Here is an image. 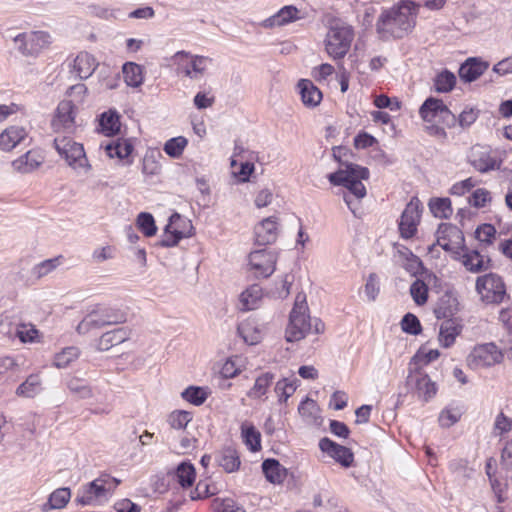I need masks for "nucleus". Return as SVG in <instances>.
I'll return each mask as SVG.
<instances>
[{
	"label": "nucleus",
	"instance_id": "obj_1",
	"mask_svg": "<svg viewBox=\"0 0 512 512\" xmlns=\"http://www.w3.org/2000/svg\"><path fill=\"white\" fill-rule=\"evenodd\" d=\"M329 182L334 186H343L348 191L343 193V200L353 213L357 216L359 200L366 196V188L362 180L369 178V170L353 163H343L336 172L327 176Z\"/></svg>",
	"mask_w": 512,
	"mask_h": 512
},
{
	"label": "nucleus",
	"instance_id": "obj_2",
	"mask_svg": "<svg viewBox=\"0 0 512 512\" xmlns=\"http://www.w3.org/2000/svg\"><path fill=\"white\" fill-rule=\"evenodd\" d=\"M416 23V9L413 2H403L381 14L377 21V31L394 38H403L412 31Z\"/></svg>",
	"mask_w": 512,
	"mask_h": 512
},
{
	"label": "nucleus",
	"instance_id": "obj_3",
	"mask_svg": "<svg viewBox=\"0 0 512 512\" xmlns=\"http://www.w3.org/2000/svg\"><path fill=\"white\" fill-rule=\"evenodd\" d=\"M325 330L324 323L319 318H311L308 307L303 297L298 295L290 312L289 323L285 331V339L295 342L303 339L307 334H321Z\"/></svg>",
	"mask_w": 512,
	"mask_h": 512
},
{
	"label": "nucleus",
	"instance_id": "obj_4",
	"mask_svg": "<svg viewBox=\"0 0 512 512\" xmlns=\"http://www.w3.org/2000/svg\"><path fill=\"white\" fill-rule=\"evenodd\" d=\"M54 146L61 158L65 160L67 165L77 175L86 176L90 173L92 165L90 164L81 143L63 136L54 139Z\"/></svg>",
	"mask_w": 512,
	"mask_h": 512
},
{
	"label": "nucleus",
	"instance_id": "obj_5",
	"mask_svg": "<svg viewBox=\"0 0 512 512\" xmlns=\"http://www.w3.org/2000/svg\"><path fill=\"white\" fill-rule=\"evenodd\" d=\"M353 39L354 31L351 26L332 24L324 40L325 50L333 59H342L350 50Z\"/></svg>",
	"mask_w": 512,
	"mask_h": 512
},
{
	"label": "nucleus",
	"instance_id": "obj_6",
	"mask_svg": "<svg viewBox=\"0 0 512 512\" xmlns=\"http://www.w3.org/2000/svg\"><path fill=\"white\" fill-rule=\"evenodd\" d=\"M475 289L485 304L499 305L508 298L506 285L501 276L488 273L476 279Z\"/></svg>",
	"mask_w": 512,
	"mask_h": 512
},
{
	"label": "nucleus",
	"instance_id": "obj_7",
	"mask_svg": "<svg viewBox=\"0 0 512 512\" xmlns=\"http://www.w3.org/2000/svg\"><path fill=\"white\" fill-rule=\"evenodd\" d=\"M172 61L178 75L199 80L204 76L212 59L206 56L192 55L186 51H178L173 55Z\"/></svg>",
	"mask_w": 512,
	"mask_h": 512
},
{
	"label": "nucleus",
	"instance_id": "obj_8",
	"mask_svg": "<svg viewBox=\"0 0 512 512\" xmlns=\"http://www.w3.org/2000/svg\"><path fill=\"white\" fill-rule=\"evenodd\" d=\"M419 115L427 123H442L452 127L456 123L455 115L441 99L427 98L419 109Z\"/></svg>",
	"mask_w": 512,
	"mask_h": 512
},
{
	"label": "nucleus",
	"instance_id": "obj_9",
	"mask_svg": "<svg viewBox=\"0 0 512 512\" xmlns=\"http://www.w3.org/2000/svg\"><path fill=\"white\" fill-rule=\"evenodd\" d=\"M16 50L26 57H35L50 44V35L44 31L20 33L13 38Z\"/></svg>",
	"mask_w": 512,
	"mask_h": 512
},
{
	"label": "nucleus",
	"instance_id": "obj_10",
	"mask_svg": "<svg viewBox=\"0 0 512 512\" xmlns=\"http://www.w3.org/2000/svg\"><path fill=\"white\" fill-rule=\"evenodd\" d=\"M503 355L493 343H487L475 347L467 356L466 362L469 368L480 370L491 367L502 361Z\"/></svg>",
	"mask_w": 512,
	"mask_h": 512
},
{
	"label": "nucleus",
	"instance_id": "obj_11",
	"mask_svg": "<svg viewBox=\"0 0 512 512\" xmlns=\"http://www.w3.org/2000/svg\"><path fill=\"white\" fill-rule=\"evenodd\" d=\"M469 162L480 173L499 170L502 165L497 152L483 145H474L471 148Z\"/></svg>",
	"mask_w": 512,
	"mask_h": 512
},
{
	"label": "nucleus",
	"instance_id": "obj_12",
	"mask_svg": "<svg viewBox=\"0 0 512 512\" xmlns=\"http://www.w3.org/2000/svg\"><path fill=\"white\" fill-rule=\"evenodd\" d=\"M277 259V253L271 250L252 251L248 256L249 270L255 277L268 278L276 269Z\"/></svg>",
	"mask_w": 512,
	"mask_h": 512
},
{
	"label": "nucleus",
	"instance_id": "obj_13",
	"mask_svg": "<svg viewBox=\"0 0 512 512\" xmlns=\"http://www.w3.org/2000/svg\"><path fill=\"white\" fill-rule=\"evenodd\" d=\"M77 108L70 100L61 101L56 109L51 125L55 132L73 133L77 127Z\"/></svg>",
	"mask_w": 512,
	"mask_h": 512
},
{
	"label": "nucleus",
	"instance_id": "obj_14",
	"mask_svg": "<svg viewBox=\"0 0 512 512\" xmlns=\"http://www.w3.org/2000/svg\"><path fill=\"white\" fill-rule=\"evenodd\" d=\"M407 385L414 390L417 397L425 402L432 399L437 393V384L420 368L410 370Z\"/></svg>",
	"mask_w": 512,
	"mask_h": 512
},
{
	"label": "nucleus",
	"instance_id": "obj_15",
	"mask_svg": "<svg viewBox=\"0 0 512 512\" xmlns=\"http://www.w3.org/2000/svg\"><path fill=\"white\" fill-rule=\"evenodd\" d=\"M421 213V203L418 198L413 197L402 212L399 223V231L403 238L409 239L416 234Z\"/></svg>",
	"mask_w": 512,
	"mask_h": 512
},
{
	"label": "nucleus",
	"instance_id": "obj_16",
	"mask_svg": "<svg viewBox=\"0 0 512 512\" xmlns=\"http://www.w3.org/2000/svg\"><path fill=\"white\" fill-rule=\"evenodd\" d=\"M463 232L455 225L441 223L436 231V244L445 251L456 252L464 245Z\"/></svg>",
	"mask_w": 512,
	"mask_h": 512
},
{
	"label": "nucleus",
	"instance_id": "obj_17",
	"mask_svg": "<svg viewBox=\"0 0 512 512\" xmlns=\"http://www.w3.org/2000/svg\"><path fill=\"white\" fill-rule=\"evenodd\" d=\"M319 447L322 452L328 454L335 461L340 463L344 467H350L354 460L352 451L342 446L329 438H323L319 442Z\"/></svg>",
	"mask_w": 512,
	"mask_h": 512
},
{
	"label": "nucleus",
	"instance_id": "obj_18",
	"mask_svg": "<svg viewBox=\"0 0 512 512\" xmlns=\"http://www.w3.org/2000/svg\"><path fill=\"white\" fill-rule=\"evenodd\" d=\"M108 489L109 487L105 486V480L101 476L84 487L83 494L76 498V502L82 505H89L98 500H106L108 498Z\"/></svg>",
	"mask_w": 512,
	"mask_h": 512
},
{
	"label": "nucleus",
	"instance_id": "obj_19",
	"mask_svg": "<svg viewBox=\"0 0 512 512\" xmlns=\"http://www.w3.org/2000/svg\"><path fill=\"white\" fill-rule=\"evenodd\" d=\"M278 218L271 216L263 219L255 226V239L259 245H268L278 237Z\"/></svg>",
	"mask_w": 512,
	"mask_h": 512
},
{
	"label": "nucleus",
	"instance_id": "obj_20",
	"mask_svg": "<svg viewBox=\"0 0 512 512\" xmlns=\"http://www.w3.org/2000/svg\"><path fill=\"white\" fill-rule=\"evenodd\" d=\"M463 326L460 320L450 318L444 320L439 327L438 341L441 347L450 348L461 334Z\"/></svg>",
	"mask_w": 512,
	"mask_h": 512
},
{
	"label": "nucleus",
	"instance_id": "obj_21",
	"mask_svg": "<svg viewBox=\"0 0 512 512\" xmlns=\"http://www.w3.org/2000/svg\"><path fill=\"white\" fill-rule=\"evenodd\" d=\"M44 157L37 151L30 150L12 162L13 169L21 174H28L38 169Z\"/></svg>",
	"mask_w": 512,
	"mask_h": 512
},
{
	"label": "nucleus",
	"instance_id": "obj_22",
	"mask_svg": "<svg viewBox=\"0 0 512 512\" xmlns=\"http://www.w3.org/2000/svg\"><path fill=\"white\" fill-rule=\"evenodd\" d=\"M28 134L24 127L10 126L0 134V149L9 152L25 141Z\"/></svg>",
	"mask_w": 512,
	"mask_h": 512
},
{
	"label": "nucleus",
	"instance_id": "obj_23",
	"mask_svg": "<svg viewBox=\"0 0 512 512\" xmlns=\"http://www.w3.org/2000/svg\"><path fill=\"white\" fill-rule=\"evenodd\" d=\"M489 67L487 62L477 58L467 59L459 68V77L464 82H472L478 79Z\"/></svg>",
	"mask_w": 512,
	"mask_h": 512
},
{
	"label": "nucleus",
	"instance_id": "obj_24",
	"mask_svg": "<svg viewBox=\"0 0 512 512\" xmlns=\"http://www.w3.org/2000/svg\"><path fill=\"white\" fill-rule=\"evenodd\" d=\"M297 86L302 103L306 107L314 108L320 104L323 97L322 92L317 86L313 84L311 80L301 79Z\"/></svg>",
	"mask_w": 512,
	"mask_h": 512
},
{
	"label": "nucleus",
	"instance_id": "obj_25",
	"mask_svg": "<svg viewBox=\"0 0 512 512\" xmlns=\"http://www.w3.org/2000/svg\"><path fill=\"white\" fill-rule=\"evenodd\" d=\"M300 19L299 10L293 6L288 5L281 8L276 14L265 19L262 22L264 28H272L275 26H284L288 23L294 22Z\"/></svg>",
	"mask_w": 512,
	"mask_h": 512
},
{
	"label": "nucleus",
	"instance_id": "obj_26",
	"mask_svg": "<svg viewBox=\"0 0 512 512\" xmlns=\"http://www.w3.org/2000/svg\"><path fill=\"white\" fill-rule=\"evenodd\" d=\"M184 221L178 213L171 215L169 224L165 227L164 233L160 240V245L163 247H172L178 244V242L186 237L183 231L177 228V223Z\"/></svg>",
	"mask_w": 512,
	"mask_h": 512
},
{
	"label": "nucleus",
	"instance_id": "obj_27",
	"mask_svg": "<svg viewBox=\"0 0 512 512\" xmlns=\"http://www.w3.org/2000/svg\"><path fill=\"white\" fill-rule=\"evenodd\" d=\"M98 66L93 55L80 52L73 61V70L80 79L89 78Z\"/></svg>",
	"mask_w": 512,
	"mask_h": 512
},
{
	"label": "nucleus",
	"instance_id": "obj_28",
	"mask_svg": "<svg viewBox=\"0 0 512 512\" xmlns=\"http://www.w3.org/2000/svg\"><path fill=\"white\" fill-rule=\"evenodd\" d=\"M275 380V374L271 371L260 373L254 382V385L248 390L247 396L250 399L259 400L266 396L271 385Z\"/></svg>",
	"mask_w": 512,
	"mask_h": 512
},
{
	"label": "nucleus",
	"instance_id": "obj_29",
	"mask_svg": "<svg viewBox=\"0 0 512 512\" xmlns=\"http://www.w3.org/2000/svg\"><path fill=\"white\" fill-rule=\"evenodd\" d=\"M458 305V300L453 294L445 293L439 298L438 302L436 303V306L434 308V314L437 319L446 320L453 318V316L458 311Z\"/></svg>",
	"mask_w": 512,
	"mask_h": 512
},
{
	"label": "nucleus",
	"instance_id": "obj_30",
	"mask_svg": "<svg viewBox=\"0 0 512 512\" xmlns=\"http://www.w3.org/2000/svg\"><path fill=\"white\" fill-rule=\"evenodd\" d=\"M217 463L227 473L237 471L241 465L238 451L232 446H226L217 453Z\"/></svg>",
	"mask_w": 512,
	"mask_h": 512
},
{
	"label": "nucleus",
	"instance_id": "obj_31",
	"mask_svg": "<svg viewBox=\"0 0 512 512\" xmlns=\"http://www.w3.org/2000/svg\"><path fill=\"white\" fill-rule=\"evenodd\" d=\"M461 263L472 273H479L488 269L490 259H486L477 250H467L461 256Z\"/></svg>",
	"mask_w": 512,
	"mask_h": 512
},
{
	"label": "nucleus",
	"instance_id": "obj_32",
	"mask_svg": "<svg viewBox=\"0 0 512 512\" xmlns=\"http://www.w3.org/2000/svg\"><path fill=\"white\" fill-rule=\"evenodd\" d=\"M129 337V333L124 328H118L108 331L101 335L97 343L99 351H107L115 345L121 344Z\"/></svg>",
	"mask_w": 512,
	"mask_h": 512
},
{
	"label": "nucleus",
	"instance_id": "obj_33",
	"mask_svg": "<svg viewBox=\"0 0 512 512\" xmlns=\"http://www.w3.org/2000/svg\"><path fill=\"white\" fill-rule=\"evenodd\" d=\"M93 310L99 316V319L104 327L108 325L120 324L126 321V314L119 309L98 306Z\"/></svg>",
	"mask_w": 512,
	"mask_h": 512
},
{
	"label": "nucleus",
	"instance_id": "obj_34",
	"mask_svg": "<svg viewBox=\"0 0 512 512\" xmlns=\"http://www.w3.org/2000/svg\"><path fill=\"white\" fill-rule=\"evenodd\" d=\"M241 438L250 451L261 450V433L253 424L244 422L241 425Z\"/></svg>",
	"mask_w": 512,
	"mask_h": 512
},
{
	"label": "nucleus",
	"instance_id": "obj_35",
	"mask_svg": "<svg viewBox=\"0 0 512 512\" xmlns=\"http://www.w3.org/2000/svg\"><path fill=\"white\" fill-rule=\"evenodd\" d=\"M42 390V381L39 374H31L16 389V394L20 397L33 398Z\"/></svg>",
	"mask_w": 512,
	"mask_h": 512
},
{
	"label": "nucleus",
	"instance_id": "obj_36",
	"mask_svg": "<svg viewBox=\"0 0 512 512\" xmlns=\"http://www.w3.org/2000/svg\"><path fill=\"white\" fill-rule=\"evenodd\" d=\"M296 378H282L278 380L274 387V392L278 398V402L285 403L296 391L298 387Z\"/></svg>",
	"mask_w": 512,
	"mask_h": 512
},
{
	"label": "nucleus",
	"instance_id": "obj_37",
	"mask_svg": "<svg viewBox=\"0 0 512 512\" xmlns=\"http://www.w3.org/2000/svg\"><path fill=\"white\" fill-rule=\"evenodd\" d=\"M266 479L273 484H280L285 478V469L275 459H266L262 463Z\"/></svg>",
	"mask_w": 512,
	"mask_h": 512
},
{
	"label": "nucleus",
	"instance_id": "obj_38",
	"mask_svg": "<svg viewBox=\"0 0 512 512\" xmlns=\"http://www.w3.org/2000/svg\"><path fill=\"white\" fill-rule=\"evenodd\" d=\"M71 497L69 488H58L52 492L48 501L43 504L42 511L47 512L52 509H61L66 506Z\"/></svg>",
	"mask_w": 512,
	"mask_h": 512
},
{
	"label": "nucleus",
	"instance_id": "obj_39",
	"mask_svg": "<svg viewBox=\"0 0 512 512\" xmlns=\"http://www.w3.org/2000/svg\"><path fill=\"white\" fill-rule=\"evenodd\" d=\"M262 298V289L259 285L253 284L240 295L241 310L248 311L255 309Z\"/></svg>",
	"mask_w": 512,
	"mask_h": 512
},
{
	"label": "nucleus",
	"instance_id": "obj_40",
	"mask_svg": "<svg viewBox=\"0 0 512 512\" xmlns=\"http://www.w3.org/2000/svg\"><path fill=\"white\" fill-rule=\"evenodd\" d=\"M464 409L459 405H448L439 414L438 422L442 428H449L456 424L462 417Z\"/></svg>",
	"mask_w": 512,
	"mask_h": 512
},
{
	"label": "nucleus",
	"instance_id": "obj_41",
	"mask_svg": "<svg viewBox=\"0 0 512 512\" xmlns=\"http://www.w3.org/2000/svg\"><path fill=\"white\" fill-rule=\"evenodd\" d=\"M66 386L70 393L78 399H89L93 397V389L83 379L78 377H70Z\"/></svg>",
	"mask_w": 512,
	"mask_h": 512
},
{
	"label": "nucleus",
	"instance_id": "obj_42",
	"mask_svg": "<svg viewBox=\"0 0 512 512\" xmlns=\"http://www.w3.org/2000/svg\"><path fill=\"white\" fill-rule=\"evenodd\" d=\"M124 80L128 86L139 87L144 80L142 67L134 62H127L122 67Z\"/></svg>",
	"mask_w": 512,
	"mask_h": 512
},
{
	"label": "nucleus",
	"instance_id": "obj_43",
	"mask_svg": "<svg viewBox=\"0 0 512 512\" xmlns=\"http://www.w3.org/2000/svg\"><path fill=\"white\" fill-rule=\"evenodd\" d=\"M431 213L439 219H449L453 214L451 200L449 198H432L429 201Z\"/></svg>",
	"mask_w": 512,
	"mask_h": 512
},
{
	"label": "nucleus",
	"instance_id": "obj_44",
	"mask_svg": "<svg viewBox=\"0 0 512 512\" xmlns=\"http://www.w3.org/2000/svg\"><path fill=\"white\" fill-rule=\"evenodd\" d=\"M80 351L77 347L71 346L64 348L54 356L53 365L57 368H66L72 362L78 359Z\"/></svg>",
	"mask_w": 512,
	"mask_h": 512
},
{
	"label": "nucleus",
	"instance_id": "obj_45",
	"mask_svg": "<svg viewBox=\"0 0 512 512\" xmlns=\"http://www.w3.org/2000/svg\"><path fill=\"white\" fill-rule=\"evenodd\" d=\"M107 154L110 158L118 157L119 159L127 158L133 151V145L129 140H117L115 144L106 146Z\"/></svg>",
	"mask_w": 512,
	"mask_h": 512
},
{
	"label": "nucleus",
	"instance_id": "obj_46",
	"mask_svg": "<svg viewBox=\"0 0 512 512\" xmlns=\"http://www.w3.org/2000/svg\"><path fill=\"white\" fill-rule=\"evenodd\" d=\"M455 84L456 77L452 72L448 70L440 72L434 79L435 90L439 93H447L451 91Z\"/></svg>",
	"mask_w": 512,
	"mask_h": 512
},
{
	"label": "nucleus",
	"instance_id": "obj_47",
	"mask_svg": "<svg viewBox=\"0 0 512 512\" xmlns=\"http://www.w3.org/2000/svg\"><path fill=\"white\" fill-rule=\"evenodd\" d=\"M195 468L192 464L183 462L176 469V478L182 487L192 486L195 480Z\"/></svg>",
	"mask_w": 512,
	"mask_h": 512
},
{
	"label": "nucleus",
	"instance_id": "obj_48",
	"mask_svg": "<svg viewBox=\"0 0 512 512\" xmlns=\"http://www.w3.org/2000/svg\"><path fill=\"white\" fill-rule=\"evenodd\" d=\"M192 420V413L185 410H175L167 418V422L172 429L184 430Z\"/></svg>",
	"mask_w": 512,
	"mask_h": 512
},
{
	"label": "nucleus",
	"instance_id": "obj_49",
	"mask_svg": "<svg viewBox=\"0 0 512 512\" xmlns=\"http://www.w3.org/2000/svg\"><path fill=\"white\" fill-rule=\"evenodd\" d=\"M100 125L106 135H114L120 131L119 115L116 112L103 113Z\"/></svg>",
	"mask_w": 512,
	"mask_h": 512
},
{
	"label": "nucleus",
	"instance_id": "obj_50",
	"mask_svg": "<svg viewBox=\"0 0 512 512\" xmlns=\"http://www.w3.org/2000/svg\"><path fill=\"white\" fill-rule=\"evenodd\" d=\"M187 144H188V141L185 137L178 136V137L169 139L165 143L163 150L165 151V153L168 156H170L172 158H179L182 155Z\"/></svg>",
	"mask_w": 512,
	"mask_h": 512
},
{
	"label": "nucleus",
	"instance_id": "obj_51",
	"mask_svg": "<svg viewBox=\"0 0 512 512\" xmlns=\"http://www.w3.org/2000/svg\"><path fill=\"white\" fill-rule=\"evenodd\" d=\"M102 325L97 313L92 310L88 313L77 326V332L79 334H87L93 330L101 329Z\"/></svg>",
	"mask_w": 512,
	"mask_h": 512
},
{
	"label": "nucleus",
	"instance_id": "obj_52",
	"mask_svg": "<svg viewBox=\"0 0 512 512\" xmlns=\"http://www.w3.org/2000/svg\"><path fill=\"white\" fill-rule=\"evenodd\" d=\"M243 366V359L240 356H233L225 361L220 373L224 378H234L241 372Z\"/></svg>",
	"mask_w": 512,
	"mask_h": 512
},
{
	"label": "nucleus",
	"instance_id": "obj_53",
	"mask_svg": "<svg viewBox=\"0 0 512 512\" xmlns=\"http://www.w3.org/2000/svg\"><path fill=\"white\" fill-rule=\"evenodd\" d=\"M181 396L187 402L199 406L207 399V392L202 387L189 386L182 393Z\"/></svg>",
	"mask_w": 512,
	"mask_h": 512
},
{
	"label": "nucleus",
	"instance_id": "obj_54",
	"mask_svg": "<svg viewBox=\"0 0 512 512\" xmlns=\"http://www.w3.org/2000/svg\"><path fill=\"white\" fill-rule=\"evenodd\" d=\"M410 295L417 305H424L428 299V287L420 279L415 280L410 286Z\"/></svg>",
	"mask_w": 512,
	"mask_h": 512
},
{
	"label": "nucleus",
	"instance_id": "obj_55",
	"mask_svg": "<svg viewBox=\"0 0 512 512\" xmlns=\"http://www.w3.org/2000/svg\"><path fill=\"white\" fill-rule=\"evenodd\" d=\"M161 172V164L154 152L146 153L142 161V173L145 176H155Z\"/></svg>",
	"mask_w": 512,
	"mask_h": 512
},
{
	"label": "nucleus",
	"instance_id": "obj_56",
	"mask_svg": "<svg viewBox=\"0 0 512 512\" xmlns=\"http://www.w3.org/2000/svg\"><path fill=\"white\" fill-rule=\"evenodd\" d=\"M137 225L147 237H151L156 234L157 227L155 225L154 218L150 213L141 212L137 217Z\"/></svg>",
	"mask_w": 512,
	"mask_h": 512
},
{
	"label": "nucleus",
	"instance_id": "obj_57",
	"mask_svg": "<svg viewBox=\"0 0 512 512\" xmlns=\"http://www.w3.org/2000/svg\"><path fill=\"white\" fill-rule=\"evenodd\" d=\"M496 235V229L491 224H482L480 225L476 231L475 236L476 238L484 244L490 245L493 243V240L495 239Z\"/></svg>",
	"mask_w": 512,
	"mask_h": 512
},
{
	"label": "nucleus",
	"instance_id": "obj_58",
	"mask_svg": "<svg viewBox=\"0 0 512 512\" xmlns=\"http://www.w3.org/2000/svg\"><path fill=\"white\" fill-rule=\"evenodd\" d=\"M402 330L411 335H418L421 332V324L418 318L407 313L401 321Z\"/></svg>",
	"mask_w": 512,
	"mask_h": 512
},
{
	"label": "nucleus",
	"instance_id": "obj_59",
	"mask_svg": "<svg viewBox=\"0 0 512 512\" xmlns=\"http://www.w3.org/2000/svg\"><path fill=\"white\" fill-rule=\"evenodd\" d=\"M491 194L484 188L476 189L469 198V203L476 208H483L491 202Z\"/></svg>",
	"mask_w": 512,
	"mask_h": 512
},
{
	"label": "nucleus",
	"instance_id": "obj_60",
	"mask_svg": "<svg viewBox=\"0 0 512 512\" xmlns=\"http://www.w3.org/2000/svg\"><path fill=\"white\" fill-rule=\"evenodd\" d=\"M493 429L496 435H503L510 432L512 429V419L503 412H500L495 418Z\"/></svg>",
	"mask_w": 512,
	"mask_h": 512
},
{
	"label": "nucleus",
	"instance_id": "obj_61",
	"mask_svg": "<svg viewBox=\"0 0 512 512\" xmlns=\"http://www.w3.org/2000/svg\"><path fill=\"white\" fill-rule=\"evenodd\" d=\"M216 512H245V509L238 505L233 499L226 498L221 501L215 500Z\"/></svg>",
	"mask_w": 512,
	"mask_h": 512
},
{
	"label": "nucleus",
	"instance_id": "obj_62",
	"mask_svg": "<svg viewBox=\"0 0 512 512\" xmlns=\"http://www.w3.org/2000/svg\"><path fill=\"white\" fill-rule=\"evenodd\" d=\"M17 336L24 342H34L38 336V330L32 325H21L17 329Z\"/></svg>",
	"mask_w": 512,
	"mask_h": 512
},
{
	"label": "nucleus",
	"instance_id": "obj_63",
	"mask_svg": "<svg viewBox=\"0 0 512 512\" xmlns=\"http://www.w3.org/2000/svg\"><path fill=\"white\" fill-rule=\"evenodd\" d=\"M58 259H48L45 260L38 265H36L33 269V273L38 277L41 278L51 271H53L57 267Z\"/></svg>",
	"mask_w": 512,
	"mask_h": 512
},
{
	"label": "nucleus",
	"instance_id": "obj_64",
	"mask_svg": "<svg viewBox=\"0 0 512 512\" xmlns=\"http://www.w3.org/2000/svg\"><path fill=\"white\" fill-rule=\"evenodd\" d=\"M273 200V192L270 188L259 190L255 196L254 204L257 208L267 207Z\"/></svg>",
	"mask_w": 512,
	"mask_h": 512
}]
</instances>
